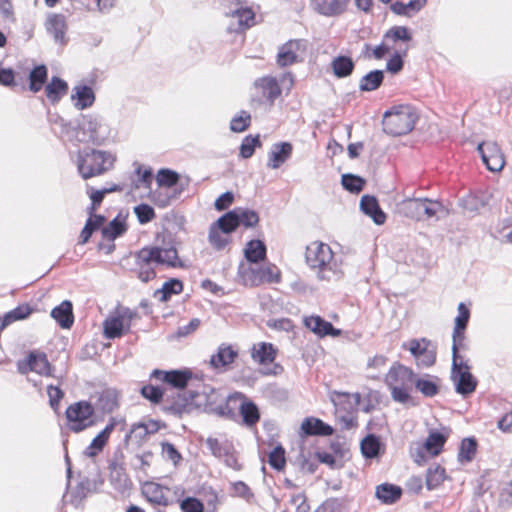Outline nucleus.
Masks as SVG:
<instances>
[{
	"label": "nucleus",
	"mask_w": 512,
	"mask_h": 512,
	"mask_svg": "<svg viewBox=\"0 0 512 512\" xmlns=\"http://www.w3.org/2000/svg\"><path fill=\"white\" fill-rule=\"evenodd\" d=\"M305 263L319 281L336 282L343 278V261L322 241H313L306 246Z\"/></svg>",
	"instance_id": "f257e3e1"
},
{
	"label": "nucleus",
	"mask_w": 512,
	"mask_h": 512,
	"mask_svg": "<svg viewBox=\"0 0 512 512\" xmlns=\"http://www.w3.org/2000/svg\"><path fill=\"white\" fill-rule=\"evenodd\" d=\"M210 397L213 398V401L205 404V408L210 412L233 419L236 416L235 411L238 409L243 423L249 427L254 426L260 419L257 406L252 401L247 400L242 393L236 392L230 395L225 403L221 402L217 405L214 404L217 402L219 394L212 390Z\"/></svg>",
	"instance_id": "f03ea898"
},
{
	"label": "nucleus",
	"mask_w": 512,
	"mask_h": 512,
	"mask_svg": "<svg viewBox=\"0 0 512 512\" xmlns=\"http://www.w3.org/2000/svg\"><path fill=\"white\" fill-rule=\"evenodd\" d=\"M415 373L413 370L399 362H395L385 374L384 382L391 392L395 402L407 403L414 383Z\"/></svg>",
	"instance_id": "7ed1b4c3"
},
{
	"label": "nucleus",
	"mask_w": 512,
	"mask_h": 512,
	"mask_svg": "<svg viewBox=\"0 0 512 512\" xmlns=\"http://www.w3.org/2000/svg\"><path fill=\"white\" fill-rule=\"evenodd\" d=\"M114 160L113 155L108 152L84 149L78 151L76 165L82 178L89 179L99 176L112 168Z\"/></svg>",
	"instance_id": "20e7f679"
},
{
	"label": "nucleus",
	"mask_w": 512,
	"mask_h": 512,
	"mask_svg": "<svg viewBox=\"0 0 512 512\" xmlns=\"http://www.w3.org/2000/svg\"><path fill=\"white\" fill-rule=\"evenodd\" d=\"M400 211L408 218L417 221H426L438 218L446 212L440 201L428 198H408L399 204Z\"/></svg>",
	"instance_id": "39448f33"
},
{
	"label": "nucleus",
	"mask_w": 512,
	"mask_h": 512,
	"mask_svg": "<svg viewBox=\"0 0 512 512\" xmlns=\"http://www.w3.org/2000/svg\"><path fill=\"white\" fill-rule=\"evenodd\" d=\"M417 116L409 106L395 107L383 116V130L393 136L409 133L416 123Z\"/></svg>",
	"instance_id": "423d86ee"
},
{
	"label": "nucleus",
	"mask_w": 512,
	"mask_h": 512,
	"mask_svg": "<svg viewBox=\"0 0 512 512\" xmlns=\"http://www.w3.org/2000/svg\"><path fill=\"white\" fill-rule=\"evenodd\" d=\"M65 416L67 428L74 433L85 431L97 423L93 405L85 400L70 404Z\"/></svg>",
	"instance_id": "0eeeda50"
},
{
	"label": "nucleus",
	"mask_w": 512,
	"mask_h": 512,
	"mask_svg": "<svg viewBox=\"0 0 512 512\" xmlns=\"http://www.w3.org/2000/svg\"><path fill=\"white\" fill-rule=\"evenodd\" d=\"M237 275L238 281L247 287H257L264 283H279L281 280L280 270L272 264L254 268L241 263Z\"/></svg>",
	"instance_id": "6e6552de"
},
{
	"label": "nucleus",
	"mask_w": 512,
	"mask_h": 512,
	"mask_svg": "<svg viewBox=\"0 0 512 512\" xmlns=\"http://www.w3.org/2000/svg\"><path fill=\"white\" fill-rule=\"evenodd\" d=\"M450 430L441 428L440 430H430L428 437L423 443H416L411 449V455L418 464L426 462L427 457L438 456L449 438Z\"/></svg>",
	"instance_id": "1a4fd4ad"
},
{
	"label": "nucleus",
	"mask_w": 512,
	"mask_h": 512,
	"mask_svg": "<svg viewBox=\"0 0 512 512\" xmlns=\"http://www.w3.org/2000/svg\"><path fill=\"white\" fill-rule=\"evenodd\" d=\"M108 135V126L101 118L93 115H84L76 130V138L82 143L101 145Z\"/></svg>",
	"instance_id": "9d476101"
},
{
	"label": "nucleus",
	"mask_w": 512,
	"mask_h": 512,
	"mask_svg": "<svg viewBox=\"0 0 512 512\" xmlns=\"http://www.w3.org/2000/svg\"><path fill=\"white\" fill-rule=\"evenodd\" d=\"M460 350H452V369L451 380L455 385V390L461 395L473 393L477 386V380L470 373L469 365L459 355Z\"/></svg>",
	"instance_id": "9b49d317"
},
{
	"label": "nucleus",
	"mask_w": 512,
	"mask_h": 512,
	"mask_svg": "<svg viewBox=\"0 0 512 512\" xmlns=\"http://www.w3.org/2000/svg\"><path fill=\"white\" fill-rule=\"evenodd\" d=\"M402 349L408 350L418 367L428 368L436 362V349L426 338L411 339L402 344Z\"/></svg>",
	"instance_id": "f8f14e48"
},
{
	"label": "nucleus",
	"mask_w": 512,
	"mask_h": 512,
	"mask_svg": "<svg viewBox=\"0 0 512 512\" xmlns=\"http://www.w3.org/2000/svg\"><path fill=\"white\" fill-rule=\"evenodd\" d=\"M307 50V41L292 39L281 45L276 56V63L280 67H287L301 62Z\"/></svg>",
	"instance_id": "ddd939ff"
},
{
	"label": "nucleus",
	"mask_w": 512,
	"mask_h": 512,
	"mask_svg": "<svg viewBox=\"0 0 512 512\" xmlns=\"http://www.w3.org/2000/svg\"><path fill=\"white\" fill-rule=\"evenodd\" d=\"M156 265L166 268H183L185 265L178 255L175 243L170 241L162 246H146Z\"/></svg>",
	"instance_id": "4468645a"
},
{
	"label": "nucleus",
	"mask_w": 512,
	"mask_h": 512,
	"mask_svg": "<svg viewBox=\"0 0 512 512\" xmlns=\"http://www.w3.org/2000/svg\"><path fill=\"white\" fill-rule=\"evenodd\" d=\"M482 161L491 172H500L505 166V157L497 143L486 141L477 147Z\"/></svg>",
	"instance_id": "2eb2a0df"
},
{
	"label": "nucleus",
	"mask_w": 512,
	"mask_h": 512,
	"mask_svg": "<svg viewBox=\"0 0 512 512\" xmlns=\"http://www.w3.org/2000/svg\"><path fill=\"white\" fill-rule=\"evenodd\" d=\"M18 371L22 374L35 372L41 376H51L52 368L44 353L30 352L28 356L18 362Z\"/></svg>",
	"instance_id": "dca6fc26"
},
{
	"label": "nucleus",
	"mask_w": 512,
	"mask_h": 512,
	"mask_svg": "<svg viewBox=\"0 0 512 512\" xmlns=\"http://www.w3.org/2000/svg\"><path fill=\"white\" fill-rule=\"evenodd\" d=\"M135 266L133 271L136 273L139 280L142 282H149L156 277L154 269L155 261L152 254L147 247H143L134 254Z\"/></svg>",
	"instance_id": "f3484780"
},
{
	"label": "nucleus",
	"mask_w": 512,
	"mask_h": 512,
	"mask_svg": "<svg viewBox=\"0 0 512 512\" xmlns=\"http://www.w3.org/2000/svg\"><path fill=\"white\" fill-rule=\"evenodd\" d=\"M131 318L132 314L128 310L123 311V313L108 316L103 322L105 338H120L123 335L125 327L129 329Z\"/></svg>",
	"instance_id": "a211bd4d"
},
{
	"label": "nucleus",
	"mask_w": 512,
	"mask_h": 512,
	"mask_svg": "<svg viewBox=\"0 0 512 512\" xmlns=\"http://www.w3.org/2000/svg\"><path fill=\"white\" fill-rule=\"evenodd\" d=\"M119 422L120 421L116 417H111L107 425L92 439L90 444L85 448L83 452L84 455L89 458H93L99 455L107 445L111 434Z\"/></svg>",
	"instance_id": "6ab92c4d"
},
{
	"label": "nucleus",
	"mask_w": 512,
	"mask_h": 512,
	"mask_svg": "<svg viewBox=\"0 0 512 512\" xmlns=\"http://www.w3.org/2000/svg\"><path fill=\"white\" fill-rule=\"evenodd\" d=\"M470 318V311L464 303L458 305V315L455 318V326L452 334V350H463L466 348L465 329Z\"/></svg>",
	"instance_id": "aec40b11"
},
{
	"label": "nucleus",
	"mask_w": 512,
	"mask_h": 512,
	"mask_svg": "<svg viewBox=\"0 0 512 512\" xmlns=\"http://www.w3.org/2000/svg\"><path fill=\"white\" fill-rule=\"evenodd\" d=\"M293 145L290 142H277L271 146L267 155V167L273 170L279 169L292 156Z\"/></svg>",
	"instance_id": "412c9836"
},
{
	"label": "nucleus",
	"mask_w": 512,
	"mask_h": 512,
	"mask_svg": "<svg viewBox=\"0 0 512 512\" xmlns=\"http://www.w3.org/2000/svg\"><path fill=\"white\" fill-rule=\"evenodd\" d=\"M170 489L156 482H145L142 486V494L150 503L159 506L171 504L169 497Z\"/></svg>",
	"instance_id": "4be33fe9"
},
{
	"label": "nucleus",
	"mask_w": 512,
	"mask_h": 512,
	"mask_svg": "<svg viewBox=\"0 0 512 512\" xmlns=\"http://www.w3.org/2000/svg\"><path fill=\"white\" fill-rule=\"evenodd\" d=\"M151 377L161 380L175 388H184L192 377L189 370H171L162 371L155 369L151 373Z\"/></svg>",
	"instance_id": "5701e85b"
},
{
	"label": "nucleus",
	"mask_w": 512,
	"mask_h": 512,
	"mask_svg": "<svg viewBox=\"0 0 512 512\" xmlns=\"http://www.w3.org/2000/svg\"><path fill=\"white\" fill-rule=\"evenodd\" d=\"M307 329L311 330L319 337L332 336L337 337L341 330L334 328L333 325L318 315L307 316L303 320Z\"/></svg>",
	"instance_id": "b1692460"
},
{
	"label": "nucleus",
	"mask_w": 512,
	"mask_h": 512,
	"mask_svg": "<svg viewBox=\"0 0 512 512\" xmlns=\"http://www.w3.org/2000/svg\"><path fill=\"white\" fill-rule=\"evenodd\" d=\"M238 357V349L230 344L222 343L217 352L210 358V365L215 369H225Z\"/></svg>",
	"instance_id": "393cba45"
},
{
	"label": "nucleus",
	"mask_w": 512,
	"mask_h": 512,
	"mask_svg": "<svg viewBox=\"0 0 512 512\" xmlns=\"http://www.w3.org/2000/svg\"><path fill=\"white\" fill-rule=\"evenodd\" d=\"M226 15L233 21L229 26L232 31H243L254 25L255 14L250 8L240 7Z\"/></svg>",
	"instance_id": "a878e982"
},
{
	"label": "nucleus",
	"mask_w": 512,
	"mask_h": 512,
	"mask_svg": "<svg viewBox=\"0 0 512 512\" xmlns=\"http://www.w3.org/2000/svg\"><path fill=\"white\" fill-rule=\"evenodd\" d=\"M277 356V349L272 343L258 342L251 348L252 360L261 365L266 366L273 363Z\"/></svg>",
	"instance_id": "bb28decb"
},
{
	"label": "nucleus",
	"mask_w": 512,
	"mask_h": 512,
	"mask_svg": "<svg viewBox=\"0 0 512 512\" xmlns=\"http://www.w3.org/2000/svg\"><path fill=\"white\" fill-rule=\"evenodd\" d=\"M46 29L54 40L58 43H65V34L67 31L66 19L61 14H52L47 18Z\"/></svg>",
	"instance_id": "cd10ccee"
},
{
	"label": "nucleus",
	"mask_w": 512,
	"mask_h": 512,
	"mask_svg": "<svg viewBox=\"0 0 512 512\" xmlns=\"http://www.w3.org/2000/svg\"><path fill=\"white\" fill-rule=\"evenodd\" d=\"M51 317L59 324L61 328H71L74 322L72 303L68 300H64L58 306L52 309Z\"/></svg>",
	"instance_id": "c85d7f7f"
},
{
	"label": "nucleus",
	"mask_w": 512,
	"mask_h": 512,
	"mask_svg": "<svg viewBox=\"0 0 512 512\" xmlns=\"http://www.w3.org/2000/svg\"><path fill=\"white\" fill-rule=\"evenodd\" d=\"M360 208L366 215L370 216L377 225H382L386 221V215L379 207L375 197L364 195L360 201Z\"/></svg>",
	"instance_id": "c756f323"
},
{
	"label": "nucleus",
	"mask_w": 512,
	"mask_h": 512,
	"mask_svg": "<svg viewBox=\"0 0 512 512\" xmlns=\"http://www.w3.org/2000/svg\"><path fill=\"white\" fill-rule=\"evenodd\" d=\"M301 430L306 435L330 436L333 434V428L322 420L314 417H307L301 424Z\"/></svg>",
	"instance_id": "7c9ffc66"
},
{
	"label": "nucleus",
	"mask_w": 512,
	"mask_h": 512,
	"mask_svg": "<svg viewBox=\"0 0 512 512\" xmlns=\"http://www.w3.org/2000/svg\"><path fill=\"white\" fill-rule=\"evenodd\" d=\"M254 86L260 90L264 98L270 101H274L281 94L279 84L274 77L265 76L259 78L255 81Z\"/></svg>",
	"instance_id": "2f4dec72"
},
{
	"label": "nucleus",
	"mask_w": 512,
	"mask_h": 512,
	"mask_svg": "<svg viewBox=\"0 0 512 512\" xmlns=\"http://www.w3.org/2000/svg\"><path fill=\"white\" fill-rule=\"evenodd\" d=\"M348 0H313L314 9L322 15L334 16L344 11Z\"/></svg>",
	"instance_id": "473e14b6"
},
{
	"label": "nucleus",
	"mask_w": 512,
	"mask_h": 512,
	"mask_svg": "<svg viewBox=\"0 0 512 512\" xmlns=\"http://www.w3.org/2000/svg\"><path fill=\"white\" fill-rule=\"evenodd\" d=\"M355 64L351 57L339 55L331 61V69L337 78H346L353 73Z\"/></svg>",
	"instance_id": "72a5a7b5"
},
{
	"label": "nucleus",
	"mask_w": 512,
	"mask_h": 512,
	"mask_svg": "<svg viewBox=\"0 0 512 512\" xmlns=\"http://www.w3.org/2000/svg\"><path fill=\"white\" fill-rule=\"evenodd\" d=\"M416 389L425 397H434L439 392V378L432 375H425L421 378H414Z\"/></svg>",
	"instance_id": "f704fd0d"
},
{
	"label": "nucleus",
	"mask_w": 512,
	"mask_h": 512,
	"mask_svg": "<svg viewBox=\"0 0 512 512\" xmlns=\"http://www.w3.org/2000/svg\"><path fill=\"white\" fill-rule=\"evenodd\" d=\"M68 85L59 77H52L45 87V94L52 103H57L64 95L67 94Z\"/></svg>",
	"instance_id": "c9c22d12"
},
{
	"label": "nucleus",
	"mask_w": 512,
	"mask_h": 512,
	"mask_svg": "<svg viewBox=\"0 0 512 512\" xmlns=\"http://www.w3.org/2000/svg\"><path fill=\"white\" fill-rule=\"evenodd\" d=\"M244 256L250 263H259L266 257V246L261 240H251L246 244Z\"/></svg>",
	"instance_id": "e433bc0d"
},
{
	"label": "nucleus",
	"mask_w": 512,
	"mask_h": 512,
	"mask_svg": "<svg viewBox=\"0 0 512 512\" xmlns=\"http://www.w3.org/2000/svg\"><path fill=\"white\" fill-rule=\"evenodd\" d=\"M75 93L72 94V99L75 100V106L83 110L92 106L95 100V95L89 86L82 85L74 88Z\"/></svg>",
	"instance_id": "4c0bfd02"
},
{
	"label": "nucleus",
	"mask_w": 512,
	"mask_h": 512,
	"mask_svg": "<svg viewBox=\"0 0 512 512\" xmlns=\"http://www.w3.org/2000/svg\"><path fill=\"white\" fill-rule=\"evenodd\" d=\"M402 494V490L399 486L384 483L376 488V496L383 503L391 504L396 502Z\"/></svg>",
	"instance_id": "58836bf2"
},
{
	"label": "nucleus",
	"mask_w": 512,
	"mask_h": 512,
	"mask_svg": "<svg viewBox=\"0 0 512 512\" xmlns=\"http://www.w3.org/2000/svg\"><path fill=\"white\" fill-rule=\"evenodd\" d=\"M384 79V72L382 70H373L364 75L359 82V89L361 91L370 92L378 89Z\"/></svg>",
	"instance_id": "ea45409f"
},
{
	"label": "nucleus",
	"mask_w": 512,
	"mask_h": 512,
	"mask_svg": "<svg viewBox=\"0 0 512 512\" xmlns=\"http://www.w3.org/2000/svg\"><path fill=\"white\" fill-rule=\"evenodd\" d=\"M48 70L45 65H38L34 67L29 74V90L37 93L47 81Z\"/></svg>",
	"instance_id": "a19ab883"
},
{
	"label": "nucleus",
	"mask_w": 512,
	"mask_h": 512,
	"mask_svg": "<svg viewBox=\"0 0 512 512\" xmlns=\"http://www.w3.org/2000/svg\"><path fill=\"white\" fill-rule=\"evenodd\" d=\"M32 312L33 308L29 304H20L4 315L1 327L4 328L15 321L24 320L28 318Z\"/></svg>",
	"instance_id": "79ce46f5"
},
{
	"label": "nucleus",
	"mask_w": 512,
	"mask_h": 512,
	"mask_svg": "<svg viewBox=\"0 0 512 512\" xmlns=\"http://www.w3.org/2000/svg\"><path fill=\"white\" fill-rule=\"evenodd\" d=\"M387 362L388 358L382 354H376L369 358L366 364L367 377L373 380L379 379Z\"/></svg>",
	"instance_id": "37998d69"
},
{
	"label": "nucleus",
	"mask_w": 512,
	"mask_h": 512,
	"mask_svg": "<svg viewBox=\"0 0 512 512\" xmlns=\"http://www.w3.org/2000/svg\"><path fill=\"white\" fill-rule=\"evenodd\" d=\"M235 213L236 211H234V209L228 211L219 217L215 222H213L212 225L218 228L220 231L222 230L225 234L231 236V233L238 228V218L236 217Z\"/></svg>",
	"instance_id": "c03bdc74"
},
{
	"label": "nucleus",
	"mask_w": 512,
	"mask_h": 512,
	"mask_svg": "<svg viewBox=\"0 0 512 512\" xmlns=\"http://www.w3.org/2000/svg\"><path fill=\"white\" fill-rule=\"evenodd\" d=\"M183 291V283L176 278L166 281L162 288L155 292V296L163 302L169 300L172 295H178Z\"/></svg>",
	"instance_id": "a18cd8bd"
},
{
	"label": "nucleus",
	"mask_w": 512,
	"mask_h": 512,
	"mask_svg": "<svg viewBox=\"0 0 512 512\" xmlns=\"http://www.w3.org/2000/svg\"><path fill=\"white\" fill-rule=\"evenodd\" d=\"M127 230L125 218L115 217L107 226L102 229V235L107 240H114Z\"/></svg>",
	"instance_id": "49530a36"
},
{
	"label": "nucleus",
	"mask_w": 512,
	"mask_h": 512,
	"mask_svg": "<svg viewBox=\"0 0 512 512\" xmlns=\"http://www.w3.org/2000/svg\"><path fill=\"white\" fill-rule=\"evenodd\" d=\"M206 445L212 455L216 458L222 459L231 449L233 444L228 440H219L218 438L208 437Z\"/></svg>",
	"instance_id": "de8ad7c7"
},
{
	"label": "nucleus",
	"mask_w": 512,
	"mask_h": 512,
	"mask_svg": "<svg viewBox=\"0 0 512 512\" xmlns=\"http://www.w3.org/2000/svg\"><path fill=\"white\" fill-rule=\"evenodd\" d=\"M236 211V217L238 222V227L243 225L246 228L255 227L259 223V215L257 212L247 208L237 207L234 208Z\"/></svg>",
	"instance_id": "09e8293b"
},
{
	"label": "nucleus",
	"mask_w": 512,
	"mask_h": 512,
	"mask_svg": "<svg viewBox=\"0 0 512 512\" xmlns=\"http://www.w3.org/2000/svg\"><path fill=\"white\" fill-rule=\"evenodd\" d=\"M208 240L213 248L222 250L231 243V236L225 234L222 230L220 231L218 228L211 224L209 228Z\"/></svg>",
	"instance_id": "8fccbe9b"
},
{
	"label": "nucleus",
	"mask_w": 512,
	"mask_h": 512,
	"mask_svg": "<svg viewBox=\"0 0 512 512\" xmlns=\"http://www.w3.org/2000/svg\"><path fill=\"white\" fill-rule=\"evenodd\" d=\"M380 441L378 437L373 434L366 436L361 441V452L365 458H375L380 451Z\"/></svg>",
	"instance_id": "3c124183"
},
{
	"label": "nucleus",
	"mask_w": 512,
	"mask_h": 512,
	"mask_svg": "<svg viewBox=\"0 0 512 512\" xmlns=\"http://www.w3.org/2000/svg\"><path fill=\"white\" fill-rule=\"evenodd\" d=\"M385 41L387 42H409L412 39V36L409 32V29L404 26H394L390 28L384 35Z\"/></svg>",
	"instance_id": "603ef678"
},
{
	"label": "nucleus",
	"mask_w": 512,
	"mask_h": 512,
	"mask_svg": "<svg viewBox=\"0 0 512 512\" xmlns=\"http://www.w3.org/2000/svg\"><path fill=\"white\" fill-rule=\"evenodd\" d=\"M261 146L259 135L252 136L248 135L244 137L240 145V157L248 159L253 156L254 151L257 147Z\"/></svg>",
	"instance_id": "864d4df0"
},
{
	"label": "nucleus",
	"mask_w": 512,
	"mask_h": 512,
	"mask_svg": "<svg viewBox=\"0 0 512 512\" xmlns=\"http://www.w3.org/2000/svg\"><path fill=\"white\" fill-rule=\"evenodd\" d=\"M445 479V470L440 466L431 467L427 471L426 485L429 490L438 487Z\"/></svg>",
	"instance_id": "5fc2aeb1"
},
{
	"label": "nucleus",
	"mask_w": 512,
	"mask_h": 512,
	"mask_svg": "<svg viewBox=\"0 0 512 512\" xmlns=\"http://www.w3.org/2000/svg\"><path fill=\"white\" fill-rule=\"evenodd\" d=\"M157 183L160 187H173L179 180V175L170 169H161L157 173Z\"/></svg>",
	"instance_id": "6e6d98bb"
},
{
	"label": "nucleus",
	"mask_w": 512,
	"mask_h": 512,
	"mask_svg": "<svg viewBox=\"0 0 512 512\" xmlns=\"http://www.w3.org/2000/svg\"><path fill=\"white\" fill-rule=\"evenodd\" d=\"M476 441L473 438H465L460 446L458 458L461 461H471L476 453Z\"/></svg>",
	"instance_id": "4d7b16f0"
},
{
	"label": "nucleus",
	"mask_w": 512,
	"mask_h": 512,
	"mask_svg": "<svg viewBox=\"0 0 512 512\" xmlns=\"http://www.w3.org/2000/svg\"><path fill=\"white\" fill-rule=\"evenodd\" d=\"M231 495L233 497H239L247 502H251L254 498V494L249 486L243 481H236L231 483Z\"/></svg>",
	"instance_id": "13d9d810"
},
{
	"label": "nucleus",
	"mask_w": 512,
	"mask_h": 512,
	"mask_svg": "<svg viewBox=\"0 0 512 512\" xmlns=\"http://www.w3.org/2000/svg\"><path fill=\"white\" fill-rule=\"evenodd\" d=\"M408 47L399 48L394 51L393 56L388 60L386 68L391 73H398L403 68L402 57L406 55Z\"/></svg>",
	"instance_id": "bf43d9fd"
},
{
	"label": "nucleus",
	"mask_w": 512,
	"mask_h": 512,
	"mask_svg": "<svg viewBox=\"0 0 512 512\" xmlns=\"http://www.w3.org/2000/svg\"><path fill=\"white\" fill-rule=\"evenodd\" d=\"M268 462L270 466L278 471L282 470L286 464L285 450L282 446L275 447L269 453Z\"/></svg>",
	"instance_id": "052dcab7"
},
{
	"label": "nucleus",
	"mask_w": 512,
	"mask_h": 512,
	"mask_svg": "<svg viewBox=\"0 0 512 512\" xmlns=\"http://www.w3.org/2000/svg\"><path fill=\"white\" fill-rule=\"evenodd\" d=\"M365 181L359 176L346 174L342 176V185L350 192H360L364 187Z\"/></svg>",
	"instance_id": "680f3d73"
},
{
	"label": "nucleus",
	"mask_w": 512,
	"mask_h": 512,
	"mask_svg": "<svg viewBox=\"0 0 512 512\" xmlns=\"http://www.w3.org/2000/svg\"><path fill=\"white\" fill-rule=\"evenodd\" d=\"M134 213L140 224H146L155 218L154 209L148 204H139L134 207Z\"/></svg>",
	"instance_id": "e2e57ef3"
},
{
	"label": "nucleus",
	"mask_w": 512,
	"mask_h": 512,
	"mask_svg": "<svg viewBox=\"0 0 512 512\" xmlns=\"http://www.w3.org/2000/svg\"><path fill=\"white\" fill-rule=\"evenodd\" d=\"M101 408L105 412H112L118 407L117 396L114 391L106 390L100 395Z\"/></svg>",
	"instance_id": "0e129e2a"
},
{
	"label": "nucleus",
	"mask_w": 512,
	"mask_h": 512,
	"mask_svg": "<svg viewBox=\"0 0 512 512\" xmlns=\"http://www.w3.org/2000/svg\"><path fill=\"white\" fill-rule=\"evenodd\" d=\"M250 114L246 111H241L239 115L235 116L230 123V129L233 132H243L250 124Z\"/></svg>",
	"instance_id": "69168bd1"
},
{
	"label": "nucleus",
	"mask_w": 512,
	"mask_h": 512,
	"mask_svg": "<svg viewBox=\"0 0 512 512\" xmlns=\"http://www.w3.org/2000/svg\"><path fill=\"white\" fill-rule=\"evenodd\" d=\"M182 512H204L203 503L195 497H187L180 503Z\"/></svg>",
	"instance_id": "338daca9"
},
{
	"label": "nucleus",
	"mask_w": 512,
	"mask_h": 512,
	"mask_svg": "<svg viewBox=\"0 0 512 512\" xmlns=\"http://www.w3.org/2000/svg\"><path fill=\"white\" fill-rule=\"evenodd\" d=\"M498 233L502 241L512 244V218H506L500 223Z\"/></svg>",
	"instance_id": "774afa93"
}]
</instances>
